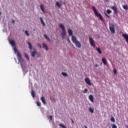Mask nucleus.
Segmentation results:
<instances>
[{
    "label": "nucleus",
    "instance_id": "obj_1",
    "mask_svg": "<svg viewBox=\"0 0 128 128\" xmlns=\"http://www.w3.org/2000/svg\"><path fill=\"white\" fill-rule=\"evenodd\" d=\"M59 27L62 30L61 36L63 38H66V27H64V26L62 24H59Z\"/></svg>",
    "mask_w": 128,
    "mask_h": 128
},
{
    "label": "nucleus",
    "instance_id": "obj_2",
    "mask_svg": "<svg viewBox=\"0 0 128 128\" xmlns=\"http://www.w3.org/2000/svg\"><path fill=\"white\" fill-rule=\"evenodd\" d=\"M72 42L76 44V47L78 48H82V44L79 41L76 40V38L75 36H72Z\"/></svg>",
    "mask_w": 128,
    "mask_h": 128
},
{
    "label": "nucleus",
    "instance_id": "obj_3",
    "mask_svg": "<svg viewBox=\"0 0 128 128\" xmlns=\"http://www.w3.org/2000/svg\"><path fill=\"white\" fill-rule=\"evenodd\" d=\"M92 8L96 16H98L100 18V20H102V22H104V18H102V14H100L98 12V10H96V8L92 6Z\"/></svg>",
    "mask_w": 128,
    "mask_h": 128
},
{
    "label": "nucleus",
    "instance_id": "obj_4",
    "mask_svg": "<svg viewBox=\"0 0 128 128\" xmlns=\"http://www.w3.org/2000/svg\"><path fill=\"white\" fill-rule=\"evenodd\" d=\"M17 56L18 60L19 62H20L21 66H22V64H24V59H22V55L20 54V52H17Z\"/></svg>",
    "mask_w": 128,
    "mask_h": 128
},
{
    "label": "nucleus",
    "instance_id": "obj_5",
    "mask_svg": "<svg viewBox=\"0 0 128 128\" xmlns=\"http://www.w3.org/2000/svg\"><path fill=\"white\" fill-rule=\"evenodd\" d=\"M89 42L92 46L96 48V44H94V38L91 37H89Z\"/></svg>",
    "mask_w": 128,
    "mask_h": 128
},
{
    "label": "nucleus",
    "instance_id": "obj_6",
    "mask_svg": "<svg viewBox=\"0 0 128 128\" xmlns=\"http://www.w3.org/2000/svg\"><path fill=\"white\" fill-rule=\"evenodd\" d=\"M109 28L112 32V34H114L116 32V30H114V24H112L110 26Z\"/></svg>",
    "mask_w": 128,
    "mask_h": 128
},
{
    "label": "nucleus",
    "instance_id": "obj_7",
    "mask_svg": "<svg viewBox=\"0 0 128 128\" xmlns=\"http://www.w3.org/2000/svg\"><path fill=\"white\" fill-rule=\"evenodd\" d=\"M84 80L87 84H88V86H92V83L90 82V78H86L84 79Z\"/></svg>",
    "mask_w": 128,
    "mask_h": 128
},
{
    "label": "nucleus",
    "instance_id": "obj_8",
    "mask_svg": "<svg viewBox=\"0 0 128 128\" xmlns=\"http://www.w3.org/2000/svg\"><path fill=\"white\" fill-rule=\"evenodd\" d=\"M111 8L114 10V13L116 14H118V8H116V6H112Z\"/></svg>",
    "mask_w": 128,
    "mask_h": 128
},
{
    "label": "nucleus",
    "instance_id": "obj_9",
    "mask_svg": "<svg viewBox=\"0 0 128 128\" xmlns=\"http://www.w3.org/2000/svg\"><path fill=\"white\" fill-rule=\"evenodd\" d=\"M68 34L69 35V36H72H72H74V35H72V29H68Z\"/></svg>",
    "mask_w": 128,
    "mask_h": 128
},
{
    "label": "nucleus",
    "instance_id": "obj_10",
    "mask_svg": "<svg viewBox=\"0 0 128 128\" xmlns=\"http://www.w3.org/2000/svg\"><path fill=\"white\" fill-rule=\"evenodd\" d=\"M123 38L126 40V42L128 44V34H122Z\"/></svg>",
    "mask_w": 128,
    "mask_h": 128
},
{
    "label": "nucleus",
    "instance_id": "obj_11",
    "mask_svg": "<svg viewBox=\"0 0 128 128\" xmlns=\"http://www.w3.org/2000/svg\"><path fill=\"white\" fill-rule=\"evenodd\" d=\"M40 100H42V102L44 104H46V99H44V96H42L40 98Z\"/></svg>",
    "mask_w": 128,
    "mask_h": 128
},
{
    "label": "nucleus",
    "instance_id": "obj_12",
    "mask_svg": "<svg viewBox=\"0 0 128 128\" xmlns=\"http://www.w3.org/2000/svg\"><path fill=\"white\" fill-rule=\"evenodd\" d=\"M30 54L32 56L33 58H34V56H36V50L32 51L30 52Z\"/></svg>",
    "mask_w": 128,
    "mask_h": 128
},
{
    "label": "nucleus",
    "instance_id": "obj_13",
    "mask_svg": "<svg viewBox=\"0 0 128 128\" xmlns=\"http://www.w3.org/2000/svg\"><path fill=\"white\" fill-rule=\"evenodd\" d=\"M10 42L12 46H16V42L14 40H10Z\"/></svg>",
    "mask_w": 128,
    "mask_h": 128
},
{
    "label": "nucleus",
    "instance_id": "obj_14",
    "mask_svg": "<svg viewBox=\"0 0 128 128\" xmlns=\"http://www.w3.org/2000/svg\"><path fill=\"white\" fill-rule=\"evenodd\" d=\"M40 20L41 24H42L43 26H46V23H44V20L42 19V18L40 17Z\"/></svg>",
    "mask_w": 128,
    "mask_h": 128
},
{
    "label": "nucleus",
    "instance_id": "obj_15",
    "mask_svg": "<svg viewBox=\"0 0 128 128\" xmlns=\"http://www.w3.org/2000/svg\"><path fill=\"white\" fill-rule=\"evenodd\" d=\"M88 98L92 102H94V96L92 94L90 95Z\"/></svg>",
    "mask_w": 128,
    "mask_h": 128
},
{
    "label": "nucleus",
    "instance_id": "obj_16",
    "mask_svg": "<svg viewBox=\"0 0 128 128\" xmlns=\"http://www.w3.org/2000/svg\"><path fill=\"white\" fill-rule=\"evenodd\" d=\"M42 48H44V50H48V46L44 43L42 44Z\"/></svg>",
    "mask_w": 128,
    "mask_h": 128
},
{
    "label": "nucleus",
    "instance_id": "obj_17",
    "mask_svg": "<svg viewBox=\"0 0 128 128\" xmlns=\"http://www.w3.org/2000/svg\"><path fill=\"white\" fill-rule=\"evenodd\" d=\"M27 44L28 46V48H29L30 50H32V44L30 42H28Z\"/></svg>",
    "mask_w": 128,
    "mask_h": 128
},
{
    "label": "nucleus",
    "instance_id": "obj_18",
    "mask_svg": "<svg viewBox=\"0 0 128 128\" xmlns=\"http://www.w3.org/2000/svg\"><path fill=\"white\" fill-rule=\"evenodd\" d=\"M40 8L42 12H45L44 8L42 6V4L40 5Z\"/></svg>",
    "mask_w": 128,
    "mask_h": 128
},
{
    "label": "nucleus",
    "instance_id": "obj_19",
    "mask_svg": "<svg viewBox=\"0 0 128 128\" xmlns=\"http://www.w3.org/2000/svg\"><path fill=\"white\" fill-rule=\"evenodd\" d=\"M44 38H46V40H48L49 42H50V38H48V35H47V34H44Z\"/></svg>",
    "mask_w": 128,
    "mask_h": 128
},
{
    "label": "nucleus",
    "instance_id": "obj_20",
    "mask_svg": "<svg viewBox=\"0 0 128 128\" xmlns=\"http://www.w3.org/2000/svg\"><path fill=\"white\" fill-rule=\"evenodd\" d=\"M96 50L100 54H102V50H100V48H96Z\"/></svg>",
    "mask_w": 128,
    "mask_h": 128
},
{
    "label": "nucleus",
    "instance_id": "obj_21",
    "mask_svg": "<svg viewBox=\"0 0 128 128\" xmlns=\"http://www.w3.org/2000/svg\"><path fill=\"white\" fill-rule=\"evenodd\" d=\"M102 60L104 64L106 66V58H102Z\"/></svg>",
    "mask_w": 128,
    "mask_h": 128
},
{
    "label": "nucleus",
    "instance_id": "obj_22",
    "mask_svg": "<svg viewBox=\"0 0 128 128\" xmlns=\"http://www.w3.org/2000/svg\"><path fill=\"white\" fill-rule=\"evenodd\" d=\"M31 94L32 98H34L36 96V93L34 92V90H32Z\"/></svg>",
    "mask_w": 128,
    "mask_h": 128
},
{
    "label": "nucleus",
    "instance_id": "obj_23",
    "mask_svg": "<svg viewBox=\"0 0 128 128\" xmlns=\"http://www.w3.org/2000/svg\"><path fill=\"white\" fill-rule=\"evenodd\" d=\"M56 6H58V8H60V6H62V4H60V2H56Z\"/></svg>",
    "mask_w": 128,
    "mask_h": 128
},
{
    "label": "nucleus",
    "instance_id": "obj_24",
    "mask_svg": "<svg viewBox=\"0 0 128 128\" xmlns=\"http://www.w3.org/2000/svg\"><path fill=\"white\" fill-rule=\"evenodd\" d=\"M110 121L112 122H116V120H114V118L112 116L110 118Z\"/></svg>",
    "mask_w": 128,
    "mask_h": 128
},
{
    "label": "nucleus",
    "instance_id": "obj_25",
    "mask_svg": "<svg viewBox=\"0 0 128 128\" xmlns=\"http://www.w3.org/2000/svg\"><path fill=\"white\" fill-rule=\"evenodd\" d=\"M122 8L124 10H126L128 9V6L126 5H124L122 6Z\"/></svg>",
    "mask_w": 128,
    "mask_h": 128
},
{
    "label": "nucleus",
    "instance_id": "obj_26",
    "mask_svg": "<svg viewBox=\"0 0 128 128\" xmlns=\"http://www.w3.org/2000/svg\"><path fill=\"white\" fill-rule=\"evenodd\" d=\"M62 74L64 76H68V74L64 72H62Z\"/></svg>",
    "mask_w": 128,
    "mask_h": 128
},
{
    "label": "nucleus",
    "instance_id": "obj_27",
    "mask_svg": "<svg viewBox=\"0 0 128 128\" xmlns=\"http://www.w3.org/2000/svg\"><path fill=\"white\" fill-rule=\"evenodd\" d=\"M106 12L108 14H112V10H107Z\"/></svg>",
    "mask_w": 128,
    "mask_h": 128
},
{
    "label": "nucleus",
    "instance_id": "obj_28",
    "mask_svg": "<svg viewBox=\"0 0 128 128\" xmlns=\"http://www.w3.org/2000/svg\"><path fill=\"white\" fill-rule=\"evenodd\" d=\"M24 33L28 36H30V34L28 33V30H25Z\"/></svg>",
    "mask_w": 128,
    "mask_h": 128
},
{
    "label": "nucleus",
    "instance_id": "obj_29",
    "mask_svg": "<svg viewBox=\"0 0 128 128\" xmlns=\"http://www.w3.org/2000/svg\"><path fill=\"white\" fill-rule=\"evenodd\" d=\"M83 94H86L88 92V89L85 88L84 90H82Z\"/></svg>",
    "mask_w": 128,
    "mask_h": 128
},
{
    "label": "nucleus",
    "instance_id": "obj_30",
    "mask_svg": "<svg viewBox=\"0 0 128 128\" xmlns=\"http://www.w3.org/2000/svg\"><path fill=\"white\" fill-rule=\"evenodd\" d=\"M59 126H61V128H66V126H64V124H59Z\"/></svg>",
    "mask_w": 128,
    "mask_h": 128
},
{
    "label": "nucleus",
    "instance_id": "obj_31",
    "mask_svg": "<svg viewBox=\"0 0 128 128\" xmlns=\"http://www.w3.org/2000/svg\"><path fill=\"white\" fill-rule=\"evenodd\" d=\"M112 128H118V126L115 124H112Z\"/></svg>",
    "mask_w": 128,
    "mask_h": 128
},
{
    "label": "nucleus",
    "instance_id": "obj_32",
    "mask_svg": "<svg viewBox=\"0 0 128 128\" xmlns=\"http://www.w3.org/2000/svg\"><path fill=\"white\" fill-rule=\"evenodd\" d=\"M89 111L90 112H92H92H94V109L92 108H90Z\"/></svg>",
    "mask_w": 128,
    "mask_h": 128
},
{
    "label": "nucleus",
    "instance_id": "obj_33",
    "mask_svg": "<svg viewBox=\"0 0 128 128\" xmlns=\"http://www.w3.org/2000/svg\"><path fill=\"white\" fill-rule=\"evenodd\" d=\"M104 14L108 18H110V16L108 15V14L106 12L104 13Z\"/></svg>",
    "mask_w": 128,
    "mask_h": 128
},
{
    "label": "nucleus",
    "instance_id": "obj_34",
    "mask_svg": "<svg viewBox=\"0 0 128 128\" xmlns=\"http://www.w3.org/2000/svg\"><path fill=\"white\" fill-rule=\"evenodd\" d=\"M25 58H26L28 60H30V58H28V54H25Z\"/></svg>",
    "mask_w": 128,
    "mask_h": 128
},
{
    "label": "nucleus",
    "instance_id": "obj_35",
    "mask_svg": "<svg viewBox=\"0 0 128 128\" xmlns=\"http://www.w3.org/2000/svg\"><path fill=\"white\" fill-rule=\"evenodd\" d=\"M113 72H114V74H116V69L114 68V69Z\"/></svg>",
    "mask_w": 128,
    "mask_h": 128
},
{
    "label": "nucleus",
    "instance_id": "obj_36",
    "mask_svg": "<svg viewBox=\"0 0 128 128\" xmlns=\"http://www.w3.org/2000/svg\"><path fill=\"white\" fill-rule=\"evenodd\" d=\"M36 104L38 106H40V102H36Z\"/></svg>",
    "mask_w": 128,
    "mask_h": 128
},
{
    "label": "nucleus",
    "instance_id": "obj_37",
    "mask_svg": "<svg viewBox=\"0 0 128 128\" xmlns=\"http://www.w3.org/2000/svg\"><path fill=\"white\" fill-rule=\"evenodd\" d=\"M38 46L39 48H42V45L40 44H38Z\"/></svg>",
    "mask_w": 128,
    "mask_h": 128
},
{
    "label": "nucleus",
    "instance_id": "obj_38",
    "mask_svg": "<svg viewBox=\"0 0 128 128\" xmlns=\"http://www.w3.org/2000/svg\"><path fill=\"white\" fill-rule=\"evenodd\" d=\"M50 120H52V116H50Z\"/></svg>",
    "mask_w": 128,
    "mask_h": 128
},
{
    "label": "nucleus",
    "instance_id": "obj_39",
    "mask_svg": "<svg viewBox=\"0 0 128 128\" xmlns=\"http://www.w3.org/2000/svg\"><path fill=\"white\" fill-rule=\"evenodd\" d=\"M14 50L15 52H16V46H14Z\"/></svg>",
    "mask_w": 128,
    "mask_h": 128
},
{
    "label": "nucleus",
    "instance_id": "obj_40",
    "mask_svg": "<svg viewBox=\"0 0 128 128\" xmlns=\"http://www.w3.org/2000/svg\"><path fill=\"white\" fill-rule=\"evenodd\" d=\"M94 66H95L96 68H98V65L97 64H96Z\"/></svg>",
    "mask_w": 128,
    "mask_h": 128
},
{
    "label": "nucleus",
    "instance_id": "obj_41",
    "mask_svg": "<svg viewBox=\"0 0 128 128\" xmlns=\"http://www.w3.org/2000/svg\"><path fill=\"white\" fill-rule=\"evenodd\" d=\"M109 0H104L106 2H108Z\"/></svg>",
    "mask_w": 128,
    "mask_h": 128
},
{
    "label": "nucleus",
    "instance_id": "obj_42",
    "mask_svg": "<svg viewBox=\"0 0 128 128\" xmlns=\"http://www.w3.org/2000/svg\"><path fill=\"white\" fill-rule=\"evenodd\" d=\"M71 120H72V124H74V120H72V119H71Z\"/></svg>",
    "mask_w": 128,
    "mask_h": 128
},
{
    "label": "nucleus",
    "instance_id": "obj_43",
    "mask_svg": "<svg viewBox=\"0 0 128 128\" xmlns=\"http://www.w3.org/2000/svg\"><path fill=\"white\" fill-rule=\"evenodd\" d=\"M68 42H70V38H68Z\"/></svg>",
    "mask_w": 128,
    "mask_h": 128
},
{
    "label": "nucleus",
    "instance_id": "obj_44",
    "mask_svg": "<svg viewBox=\"0 0 128 128\" xmlns=\"http://www.w3.org/2000/svg\"><path fill=\"white\" fill-rule=\"evenodd\" d=\"M12 22L13 24H14V20H12Z\"/></svg>",
    "mask_w": 128,
    "mask_h": 128
},
{
    "label": "nucleus",
    "instance_id": "obj_45",
    "mask_svg": "<svg viewBox=\"0 0 128 128\" xmlns=\"http://www.w3.org/2000/svg\"><path fill=\"white\" fill-rule=\"evenodd\" d=\"M84 128H88V127L86 125L84 126Z\"/></svg>",
    "mask_w": 128,
    "mask_h": 128
},
{
    "label": "nucleus",
    "instance_id": "obj_46",
    "mask_svg": "<svg viewBox=\"0 0 128 128\" xmlns=\"http://www.w3.org/2000/svg\"><path fill=\"white\" fill-rule=\"evenodd\" d=\"M64 4H66V2H64Z\"/></svg>",
    "mask_w": 128,
    "mask_h": 128
},
{
    "label": "nucleus",
    "instance_id": "obj_47",
    "mask_svg": "<svg viewBox=\"0 0 128 128\" xmlns=\"http://www.w3.org/2000/svg\"><path fill=\"white\" fill-rule=\"evenodd\" d=\"M126 128H128V126H126Z\"/></svg>",
    "mask_w": 128,
    "mask_h": 128
},
{
    "label": "nucleus",
    "instance_id": "obj_48",
    "mask_svg": "<svg viewBox=\"0 0 128 128\" xmlns=\"http://www.w3.org/2000/svg\"><path fill=\"white\" fill-rule=\"evenodd\" d=\"M0 14H2V13L0 12Z\"/></svg>",
    "mask_w": 128,
    "mask_h": 128
}]
</instances>
